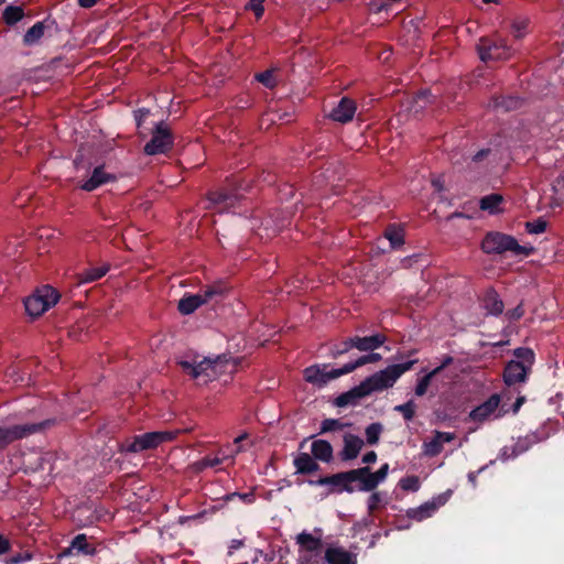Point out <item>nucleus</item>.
Here are the masks:
<instances>
[{"mask_svg": "<svg viewBox=\"0 0 564 564\" xmlns=\"http://www.w3.org/2000/svg\"><path fill=\"white\" fill-rule=\"evenodd\" d=\"M180 431H155L137 435L132 441L123 445V451L129 453H139L147 449L156 448L159 445L173 441Z\"/></svg>", "mask_w": 564, "mask_h": 564, "instance_id": "5", "label": "nucleus"}, {"mask_svg": "<svg viewBox=\"0 0 564 564\" xmlns=\"http://www.w3.org/2000/svg\"><path fill=\"white\" fill-rule=\"evenodd\" d=\"M514 356L516 359L508 362L503 372V380L508 386L524 382L534 362V354L529 348L516 349Z\"/></svg>", "mask_w": 564, "mask_h": 564, "instance_id": "4", "label": "nucleus"}, {"mask_svg": "<svg viewBox=\"0 0 564 564\" xmlns=\"http://www.w3.org/2000/svg\"><path fill=\"white\" fill-rule=\"evenodd\" d=\"M376 460H377V454L373 451L366 453L362 457V463H365V464H372Z\"/></svg>", "mask_w": 564, "mask_h": 564, "instance_id": "54", "label": "nucleus"}, {"mask_svg": "<svg viewBox=\"0 0 564 564\" xmlns=\"http://www.w3.org/2000/svg\"><path fill=\"white\" fill-rule=\"evenodd\" d=\"M97 553V549L89 543L86 534H77L70 542L69 546L64 549L58 557H68L75 555H88L94 556Z\"/></svg>", "mask_w": 564, "mask_h": 564, "instance_id": "14", "label": "nucleus"}, {"mask_svg": "<svg viewBox=\"0 0 564 564\" xmlns=\"http://www.w3.org/2000/svg\"><path fill=\"white\" fill-rule=\"evenodd\" d=\"M388 471H389V465L383 464L376 473H372V477H375L377 485H379L387 478Z\"/></svg>", "mask_w": 564, "mask_h": 564, "instance_id": "50", "label": "nucleus"}, {"mask_svg": "<svg viewBox=\"0 0 564 564\" xmlns=\"http://www.w3.org/2000/svg\"><path fill=\"white\" fill-rule=\"evenodd\" d=\"M9 547H10L9 541L6 538H3L2 535H0V554H4L6 552H8Z\"/></svg>", "mask_w": 564, "mask_h": 564, "instance_id": "55", "label": "nucleus"}, {"mask_svg": "<svg viewBox=\"0 0 564 564\" xmlns=\"http://www.w3.org/2000/svg\"><path fill=\"white\" fill-rule=\"evenodd\" d=\"M476 477H477V474L476 473H469L468 474V479L469 481L475 486L476 485Z\"/></svg>", "mask_w": 564, "mask_h": 564, "instance_id": "62", "label": "nucleus"}, {"mask_svg": "<svg viewBox=\"0 0 564 564\" xmlns=\"http://www.w3.org/2000/svg\"><path fill=\"white\" fill-rule=\"evenodd\" d=\"M452 362H453V358L451 356H446V357L443 358L441 365L435 367L434 369H437L438 373H440L445 367H447Z\"/></svg>", "mask_w": 564, "mask_h": 564, "instance_id": "56", "label": "nucleus"}, {"mask_svg": "<svg viewBox=\"0 0 564 564\" xmlns=\"http://www.w3.org/2000/svg\"><path fill=\"white\" fill-rule=\"evenodd\" d=\"M523 314H524V311L521 305H518L516 308L507 312V316L511 321L519 319L520 317L523 316Z\"/></svg>", "mask_w": 564, "mask_h": 564, "instance_id": "52", "label": "nucleus"}, {"mask_svg": "<svg viewBox=\"0 0 564 564\" xmlns=\"http://www.w3.org/2000/svg\"><path fill=\"white\" fill-rule=\"evenodd\" d=\"M294 466L299 474H312L318 469V464L307 453H300L294 458Z\"/></svg>", "mask_w": 564, "mask_h": 564, "instance_id": "26", "label": "nucleus"}, {"mask_svg": "<svg viewBox=\"0 0 564 564\" xmlns=\"http://www.w3.org/2000/svg\"><path fill=\"white\" fill-rule=\"evenodd\" d=\"M51 421L33 424H14L0 426V451L13 441L37 433L48 426Z\"/></svg>", "mask_w": 564, "mask_h": 564, "instance_id": "10", "label": "nucleus"}, {"mask_svg": "<svg viewBox=\"0 0 564 564\" xmlns=\"http://www.w3.org/2000/svg\"><path fill=\"white\" fill-rule=\"evenodd\" d=\"M347 425L337 419H325L321 423V433L340 431Z\"/></svg>", "mask_w": 564, "mask_h": 564, "instance_id": "41", "label": "nucleus"}, {"mask_svg": "<svg viewBox=\"0 0 564 564\" xmlns=\"http://www.w3.org/2000/svg\"><path fill=\"white\" fill-rule=\"evenodd\" d=\"M172 144V134L167 126L161 121L155 126L151 140L144 147V152L149 155L165 153Z\"/></svg>", "mask_w": 564, "mask_h": 564, "instance_id": "12", "label": "nucleus"}, {"mask_svg": "<svg viewBox=\"0 0 564 564\" xmlns=\"http://www.w3.org/2000/svg\"><path fill=\"white\" fill-rule=\"evenodd\" d=\"M225 291L226 288L221 283L208 285L197 294L182 297L178 302V311L184 315L192 314L200 305L220 299Z\"/></svg>", "mask_w": 564, "mask_h": 564, "instance_id": "6", "label": "nucleus"}, {"mask_svg": "<svg viewBox=\"0 0 564 564\" xmlns=\"http://www.w3.org/2000/svg\"><path fill=\"white\" fill-rule=\"evenodd\" d=\"M414 364L415 360H410L404 364L391 365L383 370L377 371L360 382V389L364 390L362 393L370 395L373 392H380L393 387L398 379L409 371Z\"/></svg>", "mask_w": 564, "mask_h": 564, "instance_id": "2", "label": "nucleus"}, {"mask_svg": "<svg viewBox=\"0 0 564 564\" xmlns=\"http://www.w3.org/2000/svg\"><path fill=\"white\" fill-rule=\"evenodd\" d=\"M400 0H370L369 7L373 12L387 10L390 4L397 3Z\"/></svg>", "mask_w": 564, "mask_h": 564, "instance_id": "45", "label": "nucleus"}, {"mask_svg": "<svg viewBox=\"0 0 564 564\" xmlns=\"http://www.w3.org/2000/svg\"><path fill=\"white\" fill-rule=\"evenodd\" d=\"M519 105L520 100L518 98L512 97L503 99L500 104H498V106L505 107L507 110L516 109L519 107Z\"/></svg>", "mask_w": 564, "mask_h": 564, "instance_id": "51", "label": "nucleus"}, {"mask_svg": "<svg viewBox=\"0 0 564 564\" xmlns=\"http://www.w3.org/2000/svg\"><path fill=\"white\" fill-rule=\"evenodd\" d=\"M382 431H383V426L381 423H372V424L368 425L365 431L367 443L370 445L377 444Z\"/></svg>", "mask_w": 564, "mask_h": 564, "instance_id": "38", "label": "nucleus"}, {"mask_svg": "<svg viewBox=\"0 0 564 564\" xmlns=\"http://www.w3.org/2000/svg\"><path fill=\"white\" fill-rule=\"evenodd\" d=\"M116 180L115 174L107 172L104 165H99L93 170L90 176L79 187L86 192H93L101 185L112 183Z\"/></svg>", "mask_w": 564, "mask_h": 564, "instance_id": "15", "label": "nucleus"}, {"mask_svg": "<svg viewBox=\"0 0 564 564\" xmlns=\"http://www.w3.org/2000/svg\"><path fill=\"white\" fill-rule=\"evenodd\" d=\"M479 57L484 62L488 61H506L513 56L512 46L500 36L495 39L481 37L477 44Z\"/></svg>", "mask_w": 564, "mask_h": 564, "instance_id": "7", "label": "nucleus"}, {"mask_svg": "<svg viewBox=\"0 0 564 564\" xmlns=\"http://www.w3.org/2000/svg\"><path fill=\"white\" fill-rule=\"evenodd\" d=\"M501 398L495 393L490 395L481 404L473 409L468 414V420L481 425L488 421L500 419L505 415L506 411L500 408Z\"/></svg>", "mask_w": 564, "mask_h": 564, "instance_id": "9", "label": "nucleus"}, {"mask_svg": "<svg viewBox=\"0 0 564 564\" xmlns=\"http://www.w3.org/2000/svg\"><path fill=\"white\" fill-rule=\"evenodd\" d=\"M328 564H357V554L341 546H330L325 552Z\"/></svg>", "mask_w": 564, "mask_h": 564, "instance_id": "21", "label": "nucleus"}, {"mask_svg": "<svg viewBox=\"0 0 564 564\" xmlns=\"http://www.w3.org/2000/svg\"><path fill=\"white\" fill-rule=\"evenodd\" d=\"M254 77L259 83H261L267 88H273L276 85V79L273 75V72L270 69L259 73Z\"/></svg>", "mask_w": 564, "mask_h": 564, "instance_id": "43", "label": "nucleus"}, {"mask_svg": "<svg viewBox=\"0 0 564 564\" xmlns=\"http://www.w3.org/2000/svg\"><path fill=\"white\" fill-rule=\"evenodd\" d=\"M416 405L413 400L394 406V411L400 412L406 421H411L415 415Z\"/></svg>", "mask_w": 564, "mask_h": 564, "instance_id": "40", "label": "nucleus"}, {"mask_svg": "<svg viewBox=\"0 0 564 564\" xmlns=\"http://www.w3.org/2000/svg\"><path fill=\"white\" fill-rule=\"evenodd\" d=\"M32 555L28 552L19 553L6 560V564H21L30 561Z\"/></svg>", "mask_w": 564, "mask_h": 564, "instance_id": "47", "label": "nucleus"}, {"mask_svg": "<svg viewBox=\"0 0 564 564\" xmlns=\"http://www.w3.org/2000/svg\"><path fill=\"white\" fill-rule=\"evenodd\" d=\"M530 20L527 17H517L510 22V33L514 40H522L529 33Z\"/></svg>", "mask_w": 564, "mask_h": 564, "instance_id": "28", "label": "nucleus"}, {"mask_svg": "<svg viewBox=\"0 0 564 564\" xmlns=\"http://www.w3.org/2000/svg\"><path fill=\"white\" fill-rule=\"evenodd\" d=\"M427 102H430V93L421 91L413 100L414 111L419 112L423 110Z\"/></svg>", "mask_w": 564, "mask_h": 564, "instance_id": "44", "label": "nucleus"}, {"mask_svg": "<svg viewBox=\"0 0 564 564\" xmlns=\"http://www.w3.org/2000/svg\"><path fill=\"white\" fill-rule=\"evenodd\" d=\"M364 390L360 389V384L352 388L350 391L345 392L338 395L335 400V404L337 406H347L350 404H356L358 400L367 397L366 393H362Z\"/></svg>", "mask_w": 564, "mask_h": 564, "instance_id": "29", "label": "nucleus"}, {"mask_svg": "<svg viewBox=\"0 0 564 564\" xmlns=\"http://www.w3.org/2000/svg\"><path fill=\"white\" fill-rule=\"evenodd\" d=\"M311 453L314 459L328 463L333 458V447L325 440H315L311 444Z\"/></svg>", "mask_w": 564, "mask_h": 564, "instance_id": "24", "label": "nucleus"}, {"mask_svg": "<svg viewBox=\"0 0 564 564\" xmlns=\"http://www.w3.org/2000/svg\"><path fill=\"white\" fill-rule=\"evenodd\" d=\"M399 487L404 491H412L415 492L421 487V481L417 476H405L400 479Z\"/></svg>", "mask_w": 564, "mask_h": 564, "instance_id": "39", "label": "nucleus"}, {"mask_svg": "<svg viewBox=\"0 0 564 564\" xmlns=\"http://www.w3.org/2000/svg\"><path fill=\"white\" fill-rule=\"evenodd\" d=\"M354 347L360 351H372L379 348L386 340L382 335H372L367 337H351Z\"/></svg>", "mask_w": 564, "mask_h": 564, "instance_id": "23", "label": "nucleus"}, {"mask_svg": "<svg viewBox=\"0 0 564 564\" xmlns=\"http://www.w3.org/2000/svg\"><path fill=\"white\" fill-rule=\"evenodd\" d=\"M489 153L488 150H481L479 151L475 156H474V160L475 161H479L480 159H482L485 155H487Z\"/></svg>", "mask_w": 564, "mask_h": 564, "instance_id": "59", "label": "nucleus"}, {"mask_svg": "<svg viewBox=\"0 0 564 564\" xmlns=\"http://www.w3.org/2000/svg\"><path fill=\"white\" fill-rule=\"evenodd\" d=\"M433 185L435 186V188L437 191H442L443 189V186H442V184H441V182L438 180L433 181Z\"/></svg>", "mask_w": 564, "mask_h": 564, "instance_id": "63", "label": "nucleus"}, {"mask_svg": "<svg viewBox=\"0 0 564 564\" xmlns=\"http://www.w3.org/2000/svg\"><path fill=\"white\" fill-rule=\"evenodd\" d=\"M58 301V294L52 286H44L29 296L25 302V311L32 317H37L55 305Z\"/></svg>", "mask_w": 564, "mask_h": 564, "instance_id": "8", "label": "nucleus"}, {"mask_svg": "<svg viewBox=\"0 0 564 564\" xmlns=\"http://www.w3.org/2000/svg\"><path fill=\"white\" fill-rule=\"evenodd\" d=\"M350 476L349 471L338 473L332 476L322 477L316 480L314 484L318 486H329L333 490L343 492H352L355 491V487L350 485Z\"/></svg>", "mask_w": 564, "mask_h": 564, "instance_id": "16", "label": "nucleus"}, {"mask_svg": "<svg viewBox=\"0 0 564 564\" xmlns=\"http://www.w3.org/2000/svg\"><path fill=\"white\" fill-rule=\"evenodd\" d=\"M347 375L345 365L341 368L327 370L326 365H314L304 370V378L307 382L322 388L330 380Z\"/></svg>", "mask_w": 564, "mask_h": 564, "instance_id": "11", "label": "nucleus"}, {"mask_svg": "<svg viewBox=\"0 0 564 564\" xmlns=\"http://www.w3.org/2000/svg\"><path fill=\"white\" fill-rule=\"evenodd\" d=\"M525 227L530 234H541L545 230L546 223L543 219H538L534 221H528Z\"/></svg>", "mask_w": 564, "mask_h": 564, "instance_id": "46", "label": "nucleus"}, {"mask_svg": "<svg viewBox=\"0 0 564 564\" xmlns=\"http://www.w3.org/2000/svg\"><path fill=\"white\" fill-rule=\"evenodd\" d=\"M97 3V0H78V4L82 8L89 9Z\"/></svg>", "mask_w": 564, "mask_h": 564, "instance_id": "57", "label": "nucleus"}, {"mask_svg": "<svg viewBox=\"0 0 564 564\" xmlns=\"http://www.w3.org/2000/svg\"><path fill=\"white\" fill-rule=\"evenodd\" d=\"M481 248L486 253L511 251L516 256H529L533 251V247L521 246L513 237L501 232L487 234L482 240Z\"/></svg>", "mask_w": 564, "mask_h": 564, "instance_id": "3", "label": "nucleus"}, {"mask_svg": "<svg viewBox=\"0 0 564 564\" xmlns=\"http://www.w3.org/2000/svg\"><path fill=\"white\" fill-rule=\"evenodd\" d=\"M449 498V492L441 494L433 497L431 500L422 503L416 508H411L406 511V516L415 521H423L432 517L440 507L444 506Z\"/></svg>", "mask_w": 564, "mask_h": 564, "instance_id": "13", "label": "nucleus"}, {"mask_svg": "<svg viewBox=\"0 0 564 564\" xmlns=\"http://www.w3.org/2000/svg\"><path fill=\"white\" fill-rule=\"evenodd\" d=\"M148 109H139L134 112L137 124L140 127L141 123L145 120V118L149 116Z\"/></svg>", "mask_w": 564, "mask_h": 564, "instance_id": "53", "label": "nucleus"}, {"mask_svg": "<svg viewBox=\"0 0 564 564\" xmlns=\"http://www.w3.org/2000/svg\"><path fill=\"white\" fill-rule=\"evenodd\" d=\"M384 237L389 240L391 248L395 249L404 243V234L400 227L389 226L386 229Z\"/></svg>", "mask_w": 564, "mask_h": 564, "instance_id": "33", "label": "nucleus"}, {"mask_svg": "<svg viewBox=\"0 0 564 564\" xmlns=\"http://www.w3.org/2000/svg\"><path fill=\"white\" fill-rule=\"evenodd\" d=\"M109 271L108 264H102L96 268H89L77 275L79 284L95 282L101 279Z\"/></svg>", "mask_w": 564, "mask_h": 564, "instance_id": "27", "label": "nucleus"}, {"mask_svg": "<svg viewBox=\"0 0 564 564\" xmlns=\"http://www.w3.org/2000/svg\"><path fill=\"white\" fill-rule=\"evenodd\" d=\"M484 307L491 315H499L503 311V303L495 291H488L484 297Z\"/></svg>", "mask_w": 564, "mask_h": 564, "instance_id": "30", "label": "nucleus"}, {"mask_svg": "<svg viewBox=\"0 0 564 564\" xmlns=\"http://www.w3.org/2000/svg\"><path fill=\"white\" fill-rule=\"evenodd\" d=\"M382 502V495L380 492H373L368 498V510L369 512H373Z\"/></svg>", "mask_w": 564, "mask_h": 564, "instance_id": "48", "label": "nucleus"}, {"mask_svg": "<svg viewBox=\"0 0 564 564\" xmlns=\"http://www.w3.org/2000/svg\"><path fill=\"white\" fill-rule=\"evenodd\" d=\"M364 446V441L354 434H346L344 436V447L340 453L343 460H351L356 458Z\"/></svg>", "mask_w": 564, "mask_h": 564, "instance_id": "22", "label": "nucleus"}, {"mask_svg": "<svg viewBox=\"0 0 564 564\" xmlns=\"http://www.w3.org/2000/svg\"><path fill=\"white\" fill-rule=\"evenodd\" d=\"M240 452H241V447L238 446L235 451H231L230 454H228V455L223 453V457H205L202 460L196 463V467L199 470L207 468V467H215Z\"/></svg>", "mask_w": 564, "mask_h": 564, "instance_id": "32", "label": "nucleus"}, {"mask_svg": "<svg viewBox=\"0 0 564 564\" xmlns=\"http://www.w3.org/2000/svg\"><path fill=\"white\" fill-rule=\"evenodd\" d=\"M263 1L264 0H250L249 2V8L254 12L258 19L261 18L264 12Z\"/></svg>", "mask_w": 564, "mask_h": 564, "instance_id": "49", "label": "nucleus"}, {"mask_svg": "<svg viewBox=\"0 0 564 564\" xmlns=\"http://www.w3.org/2000/svg\"><path fill=\"white\" fill-rule=\"evenodd\" d=\"M455 437L454 433L436 431L430 441L423 443V454L429 457L438 455L443 451L444 444L454 441Z\"/></svg>", "mask_w": 564, "mask_h": 564, "instance_id": "17", "label": "nucleus"}, {"mask_svg": "<svg viewBox=\"0 0 564 564\" xmlns=\"http://www.w3.org/2000/svg\"><path fill=\"white\" fill-rule=\"evenodd\" d=\"M381 359V355L377 352H371L369 355H365L359 357L357 360L348 362L345 365L347 373L352 372L358 367H361L367 364L377 362Z\"/></svg>", "mask_w": 564, "mask_h": 564, "instance_id": "35", "label": "nucleus"}, {"mask_svg": "<svg viewBox=\"0 0 564 564\" xmlns=\"http://www.w3.org/2000/svg\"><path fill=\"white\" fill-rule=\"evenodd\" d=\"M296 542L302 552H318L322 547L321 534L318 536L308 532H302L296 536Z\"/></svg>", "mask_w": 564, "mask_h": 564, "instance_id": "25", "label": "nucleus"}, {"mask_svg": "<svg viewBox=\"0 0 564 564\" xmlns=\"http://www.w3.org/2000/svg\"><path fill=\"white\" fill-rule=\"evenodd\" d=\"M349 474L354 475L350 476V485L358 482L357 489L360 491H371L378 486L368 467L349 470Z\"/></svg>", "mask_w": 564, "mask_h": 564, "instance_id": "19", "label": "nucleus"}, {"mask_svg": "<svg viewBox=\"0 0 564 564\" xmlns=\"http://www.w3.org/2000/svg\"><path fill=\"white\" fill-rule=\"evenodd\" d=\"M24 15V12L21 7L9 6L3 11V19L7 24H14L19 22Z\"/></svg>", "mask_w": 564, "mask_h": 564, "instance_id": "37", "label": "nucleus"}, {"mask_svg": "<svg viewBox=\"0 0 564 564\" xmlns=\"http://www.w3.org/2000/svg\"><path fill=\"white\" fill-rule=\"evenodd\" d=\"M247 436H248V435H247L246 433H245V434H241V435H239L238 437H236V438H235L234 443H235L236 445H238L241 441L246 440V438H247Z\"/></svg>", "mask_w": 564, "mask_h": 564, "instance_id": "61", "label": "nucleus"}, {"mask_svg": "<svg viewBox=\"0 0 564 564\" xmlns=\"http://www.w3.org/2000/svg\"><path fill=\"white\" fill-rule=\"evenodd\" d=\"M182 369L194 379L197 384L204 386L217 379L226 368V362L223 357L203 358L197 360H181Z\"/></svg>", "mask_w": 564, "mask_h": 564, "instance_id": "1", "label": "nucleus"}, {"mask_svg": "<svg viewBox=\"0 0 564 564\" xmlns=\"http://www.w3.org/2000/svg\"><path fill=\"white\" fill-rule=\"evenodd\" d=\"M437 375H438V370L433 369V370L429 371L427 373H425L422 378H420L417 380L415 389H414L415 395L423 397L424 394H426V392L432 383L433 378L436 377Z\"/></svg>", "mask_w": 564, "mask_h": 564, "instance_id": "34", "label": "nucleus"}, {"mask_svg": "<svg viewBox=\"0 0 564 564\" xmlns=\"http://www.w3.org/2000/svg\"><path fill=\"white\" fill-rule=\"evenodd\" d=\"M356 112V104L354 100L344 97L338 102L337 107H335L329 117L338 122L346 123L350 120H352Z\"/></svg>", "mask_w": 564, "mask_h": 564, "instance_id": "20", "label": "nucleus"}, {"mask_svg": "<svg viewBox=\"0 0 564 564\" xmlns=\"http://www.w3.org/2000/svg\"><path fill=\"white\" fill-rule=\"evenodd\" d=\"M523 400H524L523 398H519V399L516 401V403H514V405H513V412H518V411H519V409H520L521 404L523 403Z\"/></svg>", "mask_w": 564, "mask_h": 564, "instance_id": "60", "label": "nucleus"}, {"mask_svg": "<svg viewBox=\"0 0 564 564\" xmlns=\"http://www.w3.org/2000/svg\"><path fill=\"white\" fill-rule=\"evenodd\" d=\"M503 198L499 194H490L480 199L479 206L482 210H487L490 214H497L499 213L500 205L502 203Z\"/></svg>", "mask_w": 564, "mask_h": 564, "instance_id": "31", "label": "nucleus"}, {"mask_svg": "<svg viewBox=\"0 0 564 564\" xmlns=\"http://www.w3.org/2000/svg\"><path fill=\"white\" fill-rule=\"evenodd\" d=\"M43 34L44 25L42 22H37L26 31L23 41L25 44L31 45L37 42L43 36Z\"/></svg>", "mask_w": 564, "mask_h": 564, "instance_id": "36", "label": "nucleus"}, {"mask_svg": "<svg viewBox=\"0 0 564 564\" xmlns=\"http://www.w3.org/2000/svg\"><path fill=\"white\" fill-rule=\"evenodd\" d=\"M239 497H240L243 501H246V502H248V503H250V502H252V501H253V495H252V494H243V495H239Z\"/></svg>", "mask_w": 564, "mask_h": 564, "instance_id": "58", "label": "nucleus"}, {"mask_svg": "<svg viewBox=\"0 0 564 564\" xmlns=\"http://www.w3.org/2000/svg\"><path fill=\"white\" fill-rule=\"evenodd\" d=\"M351 348H355V347H354L352 338L350 337L338 345H334L330 348V356L333 358H337V357L348 352Z\"/></svg>", "mask_w": 564, "mask_h": 564, "instance_id": "42", "label": "nucleus"}, {"mask_svg": "<svg viewBox=\"0 0 564 564\" xmlns=\"http://www.w3.org/2000/svg\"><path fill=\"white\" fill-rule=\"evenodd\" d=\"M240 544H241V542H240V541L234 540V541H232V545H231V547H232V549H237V547H239V546H240Z\"/></svg>", "mask_w": 564, "mask_h": 564, "instance_id": "64", "label": "nucleus"}, {"mask_svg": "<svg viewBox=\"0 0 564 564\" xmlns=\"http://www.w3.org/2000/svg\"><path fill=\"white\" fill-rule=\"evenodd\" d=\"M238 199V196L232 193L224 191L213 192L208 196V208L215 209L218 213H224L232 208Z\"/></svg>", "mask_w": 564, "mask_h": 564, "instance_id": "18", "label": "nucleus"}]
</instances>
